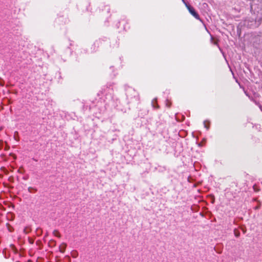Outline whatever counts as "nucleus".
I'll use <instances>...</instances> for the list:
<instances>
[{"label":"nucleus","instance_id":"1","mask_svg":"<svg viewBox=\"0 0 262 262\" xmlns=\"http://www.w3.org/2000/svg\"><path fill=\"white\" fill-rule=\"evenodd\" d=\"M185 5L191 14L193 15L196 19H200V16L199 14L195 11L194 8L187 4H185Z\"/></svg>","mask_w":262,"mask_h":262},{"label":"nucleus","instance_id":"2","mask_svg":"<svg viewBox=\"0 0 262 262\" xmlns=\"http://www.w3.org/2000/svg\"><path fill=\"white\" fill-rule=\"evenodd\" d=\"M67 247V244L64 243H62L59 247V251L61 252V253H63L65 251V250H66V248Z\"/></svg>","mask_w":262,"mask_h":262},{"label":"nucleus","instance_id":"3","mask_svg":"<svg viewBox=\"0 0 262 262\" xmlns=\"http://www.w3.org/2000/svg\"><path fill=\"white\" fill-rule=\"evenodd\" d=\"M53 234L54 236H57L58 237H60V234L57 230H54L53 232Z\"/></svg>","mask_w":262,"mask_h":262},{"label":"nucleus","instance_id":"4","mask_svg":"<svg viewBox=\"0 0 262 262\" xmlns=\"http://www.w3.org/2000/svg\"><path fill=\"white\" fill-rule=\"evenodd\" d=\"M30 228L29 227H26L24 229V232L26 233V234H27L29 232H30Z\"/></svg>","mask_w":262,"mask_h":262},{"label":"nucleus","instance_id":"5","mask_svg":"<svg viewBox=\"0 0 262 262\" xmlns=\"http://www.w3.org/2000/svg\"><path fill=\"white\" fill-rule=\"evenodd\" d=\"M207 121H205L204 122V127L205 128H206L207 129H209V126L207 125Z\"/></svg>","mask_w":262,"mask_h":262},{"label":"nucleus","instance_id":"6","mask_svg":"<svg viewBox=\"0 0 262 262\" xmlns=\"http://www.w3.org/2000/svg\"><path fill=\"white\" fill-rule=\"evenodd\" d=\"M32 190H34L35 191H36V190H37L35 188H33L32 187H29L28 188V190H29V191L30 192H32Z\"/></svg>","mask_w":262,"mask_h":262},{"label":"nucleus","instance_id":"7","mask_svg":"<svg viewBox=\"0 0 262 262\" xmlns=\"http://www.w3.org/2000/svg\"><path fill=\"white\" fill-rule=\"evenodd\" d=\"M235 235L236 237H238L239 235V233H236V232L235 231Z\"/></svg>","mask_w":262,"mask_h":262},{"label":"nucleus","instance_id":"8","mask_svg":"<svg viewBox=\"0 0 262 262\" xmlns=\"http://www.w3.org/2000/svg\"><path fill=\"white\" fill-rule=\"evenodd\" d=\"M214 44L217 45V41H214Z\"/></svg>","mask_w":262,"mask_h":262},{"label":"nucleus","instance_id":"9","mask_svg":"<svg viewBox=\"0 0 262 262\" xmlns=\"http://www.w3.org/2000/svg\"><path fill=\"white\" fill-rule=\"evenodd\" d=\"M73 254V257H75L76 256V255L74 254Z\"/></svg>","mask_w":262,"mask_h":262},{"label":"nucleus","instance_id":"10","mask_svg":"<svg viewBox=\"0 0 262 262\" xmlns=\"http://www.w3.org/2000/svg\"><path fill=\"white\" fill-rule=\"evenodd\" d=\"M73 254V257H75L76 256V255L74 254Z\"/></svg>","mask_w":262,"mask_h":262},{"label":"nucleus","instance_id":"11","mask_svg":"<svg viewBox=\"0 0 262 262\" xmlns=\"http://www.w3.org/2000/svg\"><path fill=\"white\" fill-rule=\"evenodd\" d=\"M211 40H213V37H212V36H211Z\"/></svg>","mask_w":262,"mask_h":262}]
</instances>
